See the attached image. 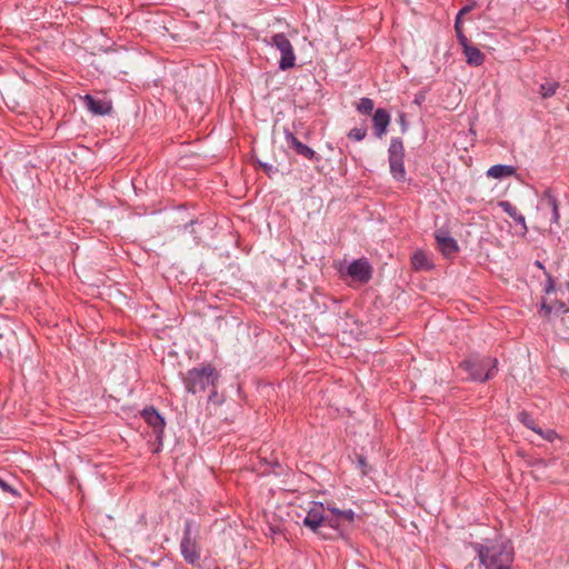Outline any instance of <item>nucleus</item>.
<instances>
[{
    "label": "nucleus",
    "mask_w": 569,
    "mask_h": 569,
    "mask_svg": "<svg viewBox=\"0 0 569 569\" xmlns=\"http://www.w3.org/2000/svg\"><path fill=\"white\" fill-rule=\"evenodd\" d=\"M470 547L485 569H513L515 552L509 540L487 539L483 543L471 542Z\"/></svg>",
    "instance_id": "nucleus-1"
},
{
    "label": "nucleus",
    "mask_w": 569,
    "mask_h": 569,
    "mask_svg": "<svg viewBox=\"0 0 569 569\" xmlns=\"http://www.w3.org/2000/svg\"><path fill=\"white\" fill-rule=\"evenodd\" d=\"M498 360L491 357H475L460 363V368L469 373L471 380L487 381L498 371Z\"/></svg>",
    "instance_id": "nucleus-2"
},
{
    "label": "nucleus",
    "mask_w": 569,
    "mask_h": 569,
    "mask_svg": "<svg viewBox=\"0 0 569 569\" xmlns=\"http://www.w3.org/2000/svg\"><path fill=\"white\" fill-rule=\"evenodd\" d=\"M219 375L217 370L208 365L201 368H193L187 372L183 379L186 389L191 393L204 391L210 386L214 387Z\"/></svg>",
    "instance_id": "nucleus-3"
},
{
    "label": "nucleus",
    "mask_w": 569,
    "mask_h": 569,
    "mask_svg": "<svg viewBox=\"0 0 569 569\" xmlns=\"http://www.w3.org/2000/svg\"><path fill=\"white\" fill-rule=\"evenodd\" d=\"M180 550L183 559L191 565L200 560V551L197 542V530H193L191 521H186L183 536L180 542Z\"/></svg>",
    "instance_id": "nucleus-4"
},
{
    "label": "nucleus",
    "mask_w": 569,
    "mask_h": 569,
    "mask_svg": "<svg viewBox=\"0 0 569 569\" xmlns=\"http://www.w3.org/2000/svg\"><path fill=\"white\" fill-rule=\"evenodd\" d=\"M389 166L392 177L399 181L406 179V169L403 163L405 148L401 139L392 138L389 146Z\"/></svg>",
    "instance_id": "nucleus-5"
},
{
    "label": "nucleus",
    "mask_w": 569,
    "mask_h": 569,
    "mask_svg": "<svg viewBox=\"0 0 569 569\" xmlns=\"http://www.w3.org/2000/svg\"><path fill=\"white\" fill-rule=\"evenodd\" d=\"M269 43L281 53L279 61L281 70H288L295 66L296 54L293 47L284 33L273 34Z\"/></svg>",
    "instance_id": "nucleus-6"
},
{
    "label": "nucleus",
    "mask_w": 569,
    "mask_h": 569,
    "mask_svg": "<svg viewBox=\"0 0 569 569\" xmlns=\"http://www.w3.org/2000/svg\"><path fill=\"white\" fill-rule=\"evenodd\" d=\"M327 507L322 502L312 501L309 503L307 516L303 519V525L312 532L317 533L322 525H328V515H326Z\"/></svg>",
    "instance_id": "nucleus-7"
},
{
    "label": "nucleus",
    "mask_w": 569,
    "mask_h": 569,
    "mask_svg": "<svg viewBox=\"0 0 569 569\" xmlns=\"http://www.w3.org/2000/svg\"><path fill=\"white\" fill-rule=\"evenodd\" d=\"M327 510L330 512L328 516V526L333 529H340L343 525H351L355 521V512L349 510H341L332 503H327Z\"/></svg>",
    "instance_id": "nucleus-8"
},
{
    "label": "nucleus",
    "mask_w": 569,
    "mask_h": 569,
    "mask_svg": "<svg viewBox=\"0 0 569 569\" xmlns=\"http://www.w3.org/2000/svg\"><path fill=\"white\" fill-rule=\"evenodd\" d=\"M347 273L353 280L367 283L371 279V267L366 259L355 260L348 266Z\"/></svg>",
    "instance_id": "nucleus-9"
},
{
    "label": "nucleus",
    "mask_w": 569,
    "mask_h": 569,
    "mask_svg": "<svg viewBox=\"0 0 569 569\" xmlns=\"http://www.w3.org/2000/svg\"><path fill=\"white\" fill-rule=\"evenodd\" d=\"M141 416L144 421L153 428L154 432L157 433V438L161 439L166 422L160 413L153 407H149L142 410Z\"/></svg>",
    "instance_id": "nucleus-10"
},
{
    "label": "nucleus",
    "mask_w": 569,
    "mask_h": 569,
    "mask_svg": "<svg viewBox=\"0 0 569 569\" xmlns=\"http://www.w3.org/2000/svg\"><path fill=\"white\" fill-rule=\"evenodd\" d=\"M439 250L446 256L450 257L458 251L457 241L449 236L447 231L439 230L435 234Z\"/></svg>",
    "instance_id": "nucleus-11"
},
{
    "label": "nucleus",
    "mask_w": 569,
    "mask_h": 569,
    "mask_svg": "<svg viewBox=\"0 0 569 569\" xmlns=\"http://www.w3.org/2000/svg\"><path fill=\"white\" fill-rule=\"evenodd\" d=\"M284 140L288 147L295 149L298 154L307 159H313L316 157V152L310 147L299 141L288 129H284Z\"/></svg>",
    "instance_id": "nucleus-12"
},
{
    "label": "nucleus",
    "mask_w": 569,
    "mask_h": 569,
    "mask_svg": "<svg viewBox=\"0 0 569 569\" xmlns=\"http://www.w3.org/2000/svg\"><path fill=\"white\" fill-rule=\"evenodd\" d=\"M372 122L376 137L382 138L387 133L390 124L389 112L382 108L377 109L373 114Z\"/></svg>",
    "instance_id": "nucleus-13"
},
{
    "label": "nucleus",
    "mask_w": 569,
    "mask_h": 569,
    "mask_svg": "<svg viewBox=\"0 0 569 569\" xmlns=\"http://www.w3.org/2000/svg\"><path fill=\"white\" fill-rule=\"evenodd\" d=\"M86 107L93 114L104 116L111 111V102L106 99H96L90 94H87L84 98Z\"/></svg>",
    "instance_id": "nucleus-14"
},
{
    "label": "nucleus",
    "mask_w": 569,
    "mask_h": 569,
    "mask_svg": "<svg viewBox=\"0 0 569 569\" xmlns=\"http://www.w3.org/2000/svg\"><path fill=\"white\" fill-rule=\"evenodd\" d=\"M541 209H549L551 211V222L558 223L560 219L559 207L556 197L552 194L550 190H546L541 197L540 201Z\"/></svg>",
    "instance_id": "nucleus-15"
},
{
    "label": "nucleus",
    "mask_w": 569,
    "mask_h": 569,
    "mask_svg": "<svg viewBox=\"0 0 569 569\" xmlns=\"http://www.w3.org/2000/svg\"><path fill=\"white\" fill-rule=\"evenodd\" d=\"M461 47L468 64L478 67L483 63L485 54L478 48L471 46L469 42Z\"/></svg>",
    "instance_id": "nucleus-16"
},
{
    "label": "nucleus",
    "mask_w": 569,
    "mask_h": 569,
    "mask_svg": "<svg viewBox=\"0 0 569 569\" xmlns=\"http://www.w3.org/2000/svg\"><path fill=\"white\" fill-rule=\"evenodd\" d=\"M516 174V168L509 164H495L487 171V176L493 179H502Z\"/></svg>",
    "instance_id": "nucleus-17"
},
{
    "label": "nucleus",
    "mask_w": 569,
    "mask_h": 569,
    "mask_svg": "<svg viewBox=\"0 0 569 569\" xmlns=\"http://www.w3.org/2000/svg\"><path fill=\"white\" fill-rule=\"evenodd\" d=\"M411 262L416 270H429L432 268V263L428 256L421 250H418L412 254Z\"/></svg>",
    "instance_id": "nucleus-18"
},
{
    "label": "nucleus",
    "mask_w": 569,
    "mask_h": 569,
    "mask_svg": "<svg viewBox=\"0 0 569 569\" xmlns=\"http://www.w3.org/2000/svg\"><path fill=\"white\" fill-rule=\"evenodd\" d=\"M518 419L529 429H531L532 431L537 432L538 435H540L541 437L543 438H549L548 436H545L542 430L540 428H538L535 423V420L532 419V417L526 412V411H521L519 415H518Z\"/></svg>",
    "instance_id": "nucleus-19"
},
{
    "label": "nucleus",
    "mask_w": 569,
    "mask_h": 569,
    "mask_svg": "<svg viewBox=\"0 0 569 569\" xmlns=\"http://www.w3.org/2000/svg\"><path fill=\"white\" fill-rule=\"evenodd\" d=\"M558 88L559 83L557 81H546L540 84L539 94L542 99H548L556 93Z\"/></svg>",
    "instance_id": "nucleus-20"
},
{
    "label": "nucleus",
    "mask_w": 569,
    "mask_h": 569,
    "mask_svg": "<svg viewBox=\"0 0 569 569\" xmlns=\"http://www.w3.org/2000/svg\"><path fill=\"white\" fill-rule=\"evenodd\" d=\"M12 482H16V480L13 478H11L10 476H8L7 478L0 476V489L3 492H8V493L17 497V496H19V492L14 488Z\"/></svg>",
    "instance_id": "nucleus-21"
},
{
    "label": "nucleus",
    "mask_w": 569,
    "mask_h": 569,
    "mask_svg": "<svg viewBox=\"0 0 569 569\" xmlns=\"http://www.w3.org/2000/svg\"><path fill=\"white\" fill-rule=\"evenodd\" d=\"M373 107V101L370 98H361L357 104V110L362 114H369Z\"/></svg>",
    "instance_id": "nucleus-22"
},
{
    "label": "nucleus",
    "mask_w": 569,
    "mask_h": 569,
    "mask_svg": "<svg viewBox=\"0 0 569 569\" xmlns=\"http://www.w3.org/2000/svg\"><path fill=\"white\" fill-rule=\"evenodd\" d=\"M499 207L512 219L519 214L517 208L509 201H500Z\"/></svg>",
    "instance_id": "nucleus-23"
},
{
    "label": "nucleus",
    "mask_w": 569,
    "mask_h": 569,
    "mask_svg": "<svg viewBox=\"0 0 569 569\" xmlns=\"http://www.w3.org/2000/svg\"><path fill=\"white\" fill-rule=\"evenodd\" d=\"M455 30H456L457 39L461 46H465L467 42H469L467 37L462 32V22L459 18H456Z\"/></svg>",
    "instance_id": "nucleus-24"
},
{
    "label": "nucleus",
    "mask_w": 569,
    "mask_h": 569,
    "mask_svg": "<svg viewBox=\"0 0 569 569\" xmlns=\"http://www.w3.org/2000/svg\"><path fill=\"white\" fill-rule=\"evenodd\" d=\"M367 134V129L365 127L353 128L349 131L348 137L353 139L355 141H361Z\"/></svg>",
    "instance_id": "nucleus-25"
},
{
    "label": "nucleus",
    "mask_w": 569,
    "mask_h": 569,
    "mask_svg": "<svg viewBox=\"0 0 569 569\" xmlns=\"http://www.w3.org/2000/svg\"><path fill=\"white\" fill-rule=\"evenodd\" d=\"M553 311L557 313H566L569 312V309L566 307V303L563 301H556L553 305Z\"/></svg>",
    "instance_id": "nucleus-26"
},
{
    "label": "nucleus",
    "mask_w": 569,
    "mask_h": 569,
    "mask_svg": "<svg viewBox=\"0 0 569 569\" xmlns=\"http://www.w3.org/2000/svg\"><path fill=\"white\" fill-rule=\"evenodd\" d=\"M552 311H553V307L551 305L542 302L541 308H540V315L542 317L548 318Z\"/></svg>",
    "instance_id": "nucleus-27"
},
{
    "label": "nucleus",
    "mask_w": 569,
    "mask_h": 569,
    "mask_svg": "<svg viewBox=\"0 0 569 569\" xmlns=\"http://www.w3.org/2000/svg\"><path fill=\"white\" fill-rule=\"evenodd\" d=\"M476 7V3L472 2L470 4L465 6L457 14L456 18H459L461 20V17L469 13L473 8Z\"/></svg>",
    "instance_id": "nucleus-28"
},
{
    "label": "nucleus",
    "mask_w": 569,
    "mask_h": 569,
    "mask_svg": "<svg viewBox=\"0 0 569 569\" xmlns=\"http://www.w3.org/2000/svg\"><path fill=\"white\" fill-rule=\"evenodd\" d=\"M517 223L521 224L522 226V229L525 231H527V224H526V219L522 214H518L515 219H513Z\"/></svg>",
    "instance_id": "nucleus-29"
},
{
    "label": "nucleus",
    "mask_w": 569,
    "mask_h": 569,
    "mask_svg": "<svg viewBox=\"0 0 569 569\" xmlns=\"http://www.w3.org/2000/svg\"><path fill=\"white\" fill-rule=\"evenodd\" d=\"M399 121H400V123H401V126H402V130H406V124H407V123H406V119H405V116H403V114H401V116L399 117Z\"/></svg>",
    "instance_id": "nucleus-30"
},
{
    "label": "nucleus",
    "mask_w": 569,
    "mask_h": 569,
    "mask_svg": "<svg viewBox=\"0 0 569 569\" xmlns=\"http://www.w3.org/2000/svg\"><path fill=\"white\" fill-rule=\"evenodd\" d=\"M358 462L361 467H365L366 466V461H365V458L363 457H359L358 458Z\"/></svg>",
    "instance_id": "nucleus-31"
},
{
    "label": "nucleus",
    "mask_w": 569,
    "mask_h": 569,
    "mask_svg": "<svg viewBox=\"0 0 569 569\" xmlns=\"http://www.w3.org/2000/svg\"><path fill=\"white\" fill-rule=\"evenodd\" d=\"M216 395H217V391H216V390H213V391H212V395L210 396V399L212 398V396H216Z\"/></svg>",
    "instance_id": "nucleus-32"
},
{
    "label": "nucleus",
    "mask_w": 569,
    "mask_h": 569,
    "mask_svg": "<svg viewBox=\"0 0 569 569\" xmlns=\"http://www.w3.org/2000/svg\"><path fill=\"white\" fill-rule=\"evenodd\" d=\"M567 6H568V8H569V0H567Z\"/></svg>",
    "instance_id": "nucleus-33"
}]
</instances>
